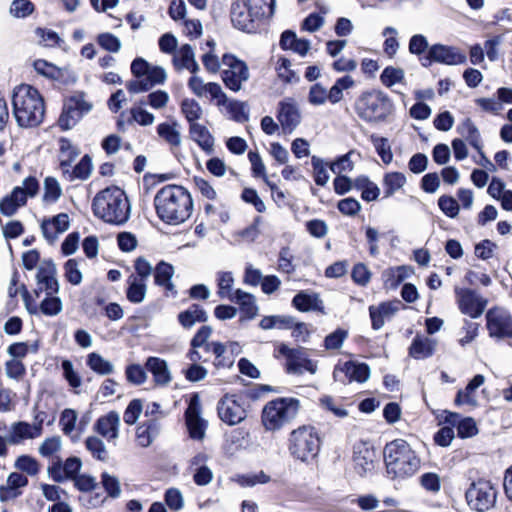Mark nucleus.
I'll list each match as a JSON object with an SVG mask.
<instances>
[{
	"instance_id": "nucleus-6",
	"label": "nucleus",
	"mask_w": 512,
	"mask_h": 512,
	"mask_svg": "<svg viewBox=\"0 0 512 512\" xmlns=\"http://www.w3.org/2000/svg\"><path fill=\"white\" fill-rule=\"evenodd\" d=\"M300 402L293 397H281L269 401L262 410L261 421L267 431H277L294 420Z\"/></svg>"
},
{
	"instance_id": "nucleus-59",
	"label": "nucleus",
	"mask_w": 512,
	"mask_h": 512,
	"mask_svg": "<svg viewBox=\"0 0 512 512\" xmlns=\"http://www.w3.org/2000/svg\"><path fill=\"white\" fill-rule=\"evenodd\" d=\"M311 164L313 167L314 181L318 186H325L329 181V174L326 169V163L323 159L312 156Z\"/></svg>"
},
{
	"instance_id": "nucleus-35",
	"label": "nucleus",
	"mask_w": 512,
	"mask_h": 512,
	"mask_svg": "<svg viewBox=\"0 0 512 512\" xmlns=\"http://www.w3.org/2000/svg\"><path fill=\"white\" fill-rule=\"evenodd\" d=\"M26 204L25 195L20 187H15L12 192L0 202V211L5 216H12L17 209Z\"/></svg>"
},
{
	"instance_id": "nucleus-24",
	"label": "nucleus",
	"mask_w": 512,
	"mask_h": 512,
	"mask_svg": "<svg viewBox=\"0 0 512 512\" xmlns=\"http://www.w3.org/2000/svg\"><path fill=\"white\" fill-rule=\"evenodd\" d=\"M400 305V301H395L382 302L378 306H370L369 315L371 318L372 328L374 330L381 329L385 324V320L390 319L399 310Z\"/></svg>"
},
{
	"instance_id": "nucleus-61",
	"label": "nucleus",
	"mask_w": 512,
	"mask_h": 512,
	"mask_svg": "<svg viewBox=\"0 0 512 512\" xmlns=\"http://www.w3.org/2000/svg\"><path fill=\"white\" fill-rule=\"evenodd\" d=\"M186 418V425L189 430L190 437L196 440L203 439L205 435V422L200 415L189 416Z\"/></svg>"
},
{
	"instance_id": "nucleus-54",
	"label": "nucleus",
	"mask_w": 512,
	"mask_h": 512,
	"mask_svg": "<svg viewBox=\"0 0 512 512\" xmlns=\"http://www.w3.org/2000/svg\"><path fill=\"white\" fill-rule=\"evenodd\" d=\"M405 72L402 68L387 66L380 75L382 84L388 88L403 82Z\"/></svg>"
},
{
	"instance_id": "nucleus-56",
	"label": "nucleus",
	"mask_w": 512,
	"mask_h": 512,
	"mask_svg": "<svg viewBox=\"0 0 512 512\" xmlns=\"http://www.w3.org/2000/svg\"><path fill=\"white\" fill-rule=\"evenodd\" d=\"M226 107L227 112L230 114L231 119L238 123H244L248 121L249 115L246 111V105L244 102H240L237 100L229 101L227 99V103L224 105Z\"/></svg>"
},
{
	"instance_id": "nucleus-51",
	"label": "nucleus",
	"mask_w": 512,
	"mask_h": 512,
	"mask_svg": "<svg viewBox=\"0 0 512 512\" xmlns=\"http://www.w3.org/2000/svg\"><path fill=\"white\" fill-rule=\"evenodd\" d=\"M36 72L49 79L60 80L63 77L64 70L43 59L34 62Z\"/></svg>"
},
{
	"instance_id": "nucleus-28",
	"label": "nucleus",
	"mask_w": 512,
	"mask_h": 512,
	"mask_svg": "<svg viewBox=\"0 0 512 512\" xmlns=\"http://www.w3.org/2000/svg\"><path fill=\"white\" fill-rule=\"evenodd\" d=\"M145 368L153 375L154 381L157 385L166 386L172 380L168 364L164 359L153 356L148 357L145 363Z\"/></svg>"
},
{
	"instance_id": "nucleus-43",
	"label": "nucleus",
	"mask_w": 512,
	"mask_h": 512,
	"mask_svg": "<svg viewBox=\"0 0 512 512\" xmlns=\"http://www.w3.org/2000/svg\"><path fill=\"white\" fill-rule=\"evenodd\" d=\"M210 353L214 356L213 366L216 370L230 369L234 365V359L228 354L224 343L218 342L211 345Z\"/></svg>"
},
{
	"instance_id": "nucleus-37",
	"label": "nucleus",
	"mask_w": 512,
	"mask_h": 512,
	"mask_svg": "<svg viewBox=\"0 0 512 512\" xmlns=\"http://www.w3.org/2000/svg\"><path fill=\"white\" fill-rule=\"evenodd\" d=\"M406 182L407 178L401 172L394 171L384 174L382 180L384 198L392 197L405 186Z\"/></svg>"
},
{
	"instance_id": "nucleus-58",
	"label": "nucleus",
	"mask_w": 512,
	"mask_h": 512,
	"mask_svg": "<svg viewBox=\"0 0 512 512\" xmlns=\"http://www.w3.org/2000/svg\"><path fill=\"white\" fill-rule=\"evenodd\" d=\"M81 118L82 116L80 113L71 109L70 105L65 102L63 111L58 120V124L61 129L69 130L74 127Z\"/></svg>"
},
{
	"instance_id": "nucleus-11",
	"label": "nucleus",
	"mask_w": 512,
	"mask_h": 512,
	"mask_svg": "<svg viewBox=\"0 0 512 512\" xmlns=\"http://www.w3.org/2000/svg\"><path fill=\"white\" fill-rule=\"evenodd\" d=\"M486 328L491 338L512 339V316L509 311L493 307L486 312Z\"/></svg>"
},
{
	"instance_id": "nucleus-31",
	"label": "nucleus",
	"mask_w": 512,
	"mask_h": 512,
	"mask_svg": "<svg viewBox=\"0 0 512 512\" xmlns=\"http://www.w3.org/2000/svg\"><path fill=\"white\" fill-rule=\"evenodd\" d=\"M189 135L205 153H213L215 140L206 126L199 123L189 125Z\"/></svg>"
},
{
	"instance_id": "nucleus-33",
	"label": "nucleus",
	"mask_w": 512,
	"mask_h": 512,
	"mask_svg": "<svg viewBox=\"0 0 512 512\" xmlns=\"http://www.w3.org/2000/svg\"><path fill=\"white\" fill-rule=\"evenodd\" d=\"M230 301L239 305L240 311L244 314L246 319H253L258 313L256 299L254 295L248 292L237 289L230 297Z\"/></svg>"
},
{
	"instance_id": "nucleus-20",
	"label": "nucleus",
	"mask_w": 512,
	"mask_h": 512,
	"mask_svg": "<svg viewBox=\"0 0 512 512\" xmlns=\"http://www.w3.org/2000/svg\"><path fill=\"white\" fill-rule=\"evenodd\" d=\"M334 379L337 381L348 382L357 381L366 382L370 377V368L366 363L347 361L341 367H336L333 372Z\"/></svg>"
},
{
	"instance_id": "nucleus-50",
	"label": "nucleus",
	"mask_w": 512,
	"mask_h": 512,
	"mask_svg": "<svg viewBox=\"0 0 512 512\" xmlns=\"http://www.w3.org/2000/svg\"><path fill=\"white\" fill-rule=\"evenodd\" d=\"M293 325V318L288 316H280V315H273V316H265L261 319L259 326L263 330H270V329H288L291 328Z\"/></svg>"
},
{
	"instance_id": "nucleus-60",
	"label": "nucleus",
	"mask_w": 512,
	"mask_h": 512,
	"mask_svg": "<svg viewBox=\"0 0 512 512\" xmlns=\"http://www.w3.org/2000/svg\"><path fill=\"white\" fill-rule=\"evenodd\" d=\"M35 10L30 0H13L10 5V14L15 18H26Z\"/></svg>"
},
{
	"instance_id": "nucleus-16",
	"label": "nucleus",
	"mask_w": 512,
	"mask_h": 512,
	"mask_svg": "<svg viewBox=\"0 0 512 512\" xmlns=\"http://www.w3.org/2000/svg\"><path fill=\"white\" fill-rule=\"evenodd\" d=\"M249 2L236 0L232 2L230 17L233 26L241 31L252 32L255 30V21L266 18L264 15H256Z\"/></svg>"
},
{
	"instance_id": "nucleus-39",
	"label": "nucleus",
	"mask_w": 512,
	"mask_h": 512,
	"mask_svg": "<svg viewBox=\"0 0 512 512\" xmlns=\"http://www.w3.org/2000/svg\"><path fill=\"white\" fill-rule=\"evenodd\" d=\"M60 168L63 173H68L71 163L78 157L80 151L67 138L59 140Z\"/></svg>"
},
{
	"instance_id": "nucleus-32",
	"label": "nucleus",
	"mask_w": 512,
	"mask_h": 512,
	"mask_svg": "<svg viewBox=\"0 0 512 512\" xmlns=\"http://www.w3.org/2000/svg\"><path fill=\"white\" fill-rule=\"evenodd\" d=\"M160 423L150 419L139 425L136 429V441L139 446L146 448L152 444L160 433Z\"/></svg>"
},
{
	"instance_id": "nucleus-22",
	"label": "nucleus",
	"mask_w": 512,
	"mask_h": 512,
	"mask_svg": "<svg viewBox=\"0 0 512 512\" xmlns=\"http://www.w3.org/2000/svg\"><path fill=\"white\" fill-rule=\"evenodd\" d=\"M174 267L170 263L160 261L154 268V283L162 287L167 297H176L178 292L172 282Z\"/></svg>"
},
{
	"instance_id": "nucleus-57",
	"label": "nucleus",
	"mask_w": 512,
	"mask_h": 512,
	"mask_svg": "<svg viewBox=\"0 0 512 512\" xmlns=\"http://www.w3.org/2000/svg\"><path fill=\"white\" fill-rule=\"evenodd\" d=\"M101 484L107 495L113 499H117L121 495V486L119 479L107 472L101 474Z\"/></svg>"
},
{
	"instance_id": "nucleus-49",
	"label": "nucleus",
	"mask_w": 512,
	"mask_h": 512,
	"mask_svg": "<svg viewBox=\"0 0 512 512\" xmlns=\"http://www.w3.org/2000/svg\"><path fill=\"white\" fill-rule=\"evenodd\" d=\"M234 285V277L232 272L220 271L217 273V286L218 296L222 299L227 298L230 301V297L233 295L232 287Z\"/></svg>"
},
{
	"instance_id": "nucleus-29",
	"label": "nucleus",
	"mask_w": 512,
	"mask_h": 512,
	"mask_svg": "<svg viewBox=\"0 0 512 512\" xmlns=\"http://www.w3.org/2000/svg\"><path fill=\"white\" fill-rule=\"evenodd\" d=\"M173 64L177 70L187 69L193 74L199 71V64L195 60V53L190 44H184L177 50Z\"/></svg>"
},
{
	"instance_id": "nucleus-3",
	"label": "nucleus",
	"mask_w": 512,
	"mask_h": 512,
	"mask_svg": "<svg viewBox=\"0 0 512 512\" xmlns=\"http://www.w3.org/2000/svg\"><path fill=\"white\" fill-rule=\"evenodd\" d=\"M92 210L97 218L114 225L125 224L131 211L125 192L115 186L96 194L92 201Z\"/></svg>"
},
{
	"instance_id": "nucleus-52",
	"label": "nucleus",
	"mask_w": 512,
	"mask_h": 512,
	"mask_svg": "<svg viewBox=\"0 0 512 512\" xmlns=\"http://www.w3.org/2000/svg\"><path fill=\"white\" fill-rule=\"evenodd\" d=\"M85 446L95 459L103 462L108 460V451L104 442L100 438L96 436H89L85 440Z\"/></svg>"
},
{
	"instance_id": "nucleus-44",
	"label": "nucleus",
	"mask_w": 512,
	"mask_h": 512,
	"mask_svg": "<svg viewBox=\"0 0 512 512\" xmlns=\"http://www.w3.org/2000/svg\"><path fill=\"white\" fill-rule=\"evenodd\" d=\"M446 421L451 424L457 425V433L461 438L472 437L477 434L478 429L475 421L472 418H465L459 421V415L456 413H449Z\"/></svg>"
},
{
	"instance_id": "nucleus-55",
	"label": "nucleus",
	"mask_w": 512,
	"mask_h": 512,
	"mask_svg": "<svg viewBox=\"0 0 512 512\" xmlns=\"http://www.w3.org/2000/svg\"><path fill=\"white\" fill-rule=\"evenodd\" d=\"M398 31L392 26L384 28L382 35L386 36L383 44V50L390 58L394 57L399 49V42L397 40Z\"/></svg>"
},
{
	"instance_id": "nucleus-64",
	"label": "nucleus",
	"mask_w": 512,
	"mask_h": 512,
	"mask_svg": "<svg viewBox=\"0 0 512 512\" xmlns=\"http://www.w3.org/2000/svg\"><path fill=\"white\" fill-rule=\"evenodd\" d=\"M357 186L362 188L361 197L367 202L375 201L380 194L379 187L368 178H358Z\"/></svg>"
},
{
	"instance_id": "nucleus-12",
	"label": "nucleus",
	"mask_w": 512,
	"mask_h": 512,
	"mask_svg": "<svg viewBox=\"0 0 512 512\" xmlns=\"http://www.w3.org/2000/svg\"><path fill=\"white\" fill-rule=\"evenodd\" d=\"M466 59V55L458 48L437 43L429 47L428 53L420 61L423 67H428L432 62L459 65L465 63Z\"/></svg>"
},
{
	"instance_id": "nucleus-17",
	"label": "nucleus",
	"mask_w": 512,
	"mask_h": 512,
	"mask_svg": "<svg viewBox=\"0 0 512 512\" xmlns=\"http://www.w3.org/2000/svg\"><path fill=\"white\" fill-rule=\"evenodd\" d=\"M279 352L286 358L288 373L302 374L304 371H308L314 374L316 372V363L307 358L303 348H289L282 344L279 347Z\"/></svg>"
},
{
	"instance_id": "nucleus-25",
	"label": "nucleus",
	"mask_w": 512,
	"mask_h": 512,
	"mask_svg": "<svg viewBox=\"0 0 512 512\" xmlns=\"http://www.w3.org/2000/svg\"><path fill=\"white\" fill-rule=\"evenodd\" d=\"M120 416L115 411H110L108 414L100 417L94 428L102 437L108 441L115 440L119 436Z\"/></svg>"
},
{
	"instance_id": "nucleus-23",
	"label": "nucleus",
	"mask_w": 512,
	"mask_h": 512,
	"mask_svg": "<svg viewBox=\"0 0 512 512\" xmlns=\"http://www.w3.org/2000/svg\"><path fill=\"white\" fill-rule=\"evenodd\" d=\"M41 435L29 422L18 421L11 424L7 435V442L11 445L22 444L26 440H34Z\"/></svg>"
},
{
	"instance_id": "nucleus-63",
	"label": "nucleus",
	"mask_w": 512,
	"mask_h": 512,
	"mask_svg": "<svg viewBox=\"0 0 512 512\" xmlns=\"http://www.w3.org/2000/svg\"><path fill=\"white\" fill-rule=\"evenodd\" d=\"M15 468L27 473L30 476H35L40 470L38 461L29 455L19 456L14 464Z\"/></svg>"
},
{
	"instance_id": "nucleus-30",
	"label": "nucleus",
	"mask_w": 512,
	"mask_h": 512,
	"mask_svg": "<svg viewBox=\"0 0 512 512\" xmlns=\"http://www.w3.org/2000/svg\"><path fill=\"white\" fill-rule=\"evenodd\" d=\"M292 305L301 312L319 311L324 312L323 301L316 293L300 291L292 299Z\"/></svg>"
},
{
	"instance_id": "nucleus-21",
	"label": "nucleus",
	"mask_w": 512,
	"mask_h": 512,
	"mask_svg": "<svg viewBox=\"0 0 512 512\" xmlns=\"http://www.w3.org/2000/svg\"><path fill=\"white\" fill-rule=\"evenodd\" d=\"M70 221L66 213H59L52 218L44 219L41 223L43 237L50 244H53L58 236L69 229Z\"/></svg>"
},
{
	"instance_id": "nucleus-41",
	"label": "nucleus",
	"mask_w": 512,
	"mask_h": 512,
	"mask_svg": "<svg viewBox=\"0 0 512 512\" xmlns=\"http://www.w3.org/2000/svg\"><path fill=\"white\" fill-rule=\"evenodd\" d=\"M485 381V378L481 374L475 375L467 384L464 390L458 391L456 395L455 402L458 405L461 404H470L473 405L476 403L475 398L472 396V393L479 388Z\"/></svg>"
},
{
	"instance_id": "nucleus-62",
	"label": "nucleus",
	"mask_w": 512,
	"mask_h": 512,
	"mask_svg": "<svg viewBox=\"0 0 512 512\" xmlns=\"http://www.w3.org/2000/svg\"><path fill=\"white\" fill-rule=\"evenodd\" d=\"M97 43L102 49L111 53L119 52L122 46L120 39L109 32L100 33L97 36Z\"/></svg>"
},
{
	"instance_id": "nucleus-14",
	"label": "nucleus",
	"mask_w": 512,
	"mask_h": 512,
	"mask_svg": "<svg viewBox=\"0 0 512 512\" xmlns=\"http://www.w3.org/2000/svg\"><path fill=\"white\" fill-rule=\"evenodd\" d=\"M455 295L460 312L473 319L479 318L488 304L487 299L472 289L456 288Z\"/></svg>"
},
{
	"instance_id": "nucleus-18",
	"label": "nucleus",
	"mask_w": 512,
	"mask_h": 512,
	"mask_svg": "<svg viewBox=\"0 0 512 512\" xmlns=\"http://www.w3.org/2000/svg\"><path fill=\"white\" fill-rule=\"evenodd\" d=\"M212 332V327L208 325H204L199 328V330L191 339L190 349L186 354V358L189 361H208V358L203 356V354L200 352V349H203L206 353H210L211 345L218 343V341H209Z\"/></svg>"
},
{
	"instance_id": "nucleus-45",
	"label": "nucleus",
	"mask_w": 512,
	"mask_h": 512,
	"mask_svg": "<svg viewBox=\"0 0 512 512\" xmlns=\"http://www.w3.org/2000/svg\"><path fill=\"white\" fill-rule=\"evenodd\" d=\"M92 172V160L89 155H84L79 163L70 171L68 168V173H63L69 181H73L75 179L86 180L89 178Z\"/></svg>"
},
{
	"instance_id": "nucleus-1",
	"label": "nucleus",
	"mask_w": 512,
	"mask_h": 512,
	"mask_svg": "<svg viewBox=\"0 0 512 512\" xmlns=\"http://www.w3.org/2000/svg\"><path fill=\"white\" fill-rule=\"evenodd\" d=\"M157 216L170 225L184 223L192 214L193 200L187 189L179 185H166L154 197Z\"/></svg>"
},
{
	"instance_id": "nucleus-7",
	"label": "nucleus",
	"mask_w": 512,
	"mask_h": 512,
	"mask_svg": "<svg viewBox=\"0 0 512 512\" xmlns=\"http://www.w3.org/2000/svg\"><path fill=\"white\" fill-rule=\"evenodd\" d=\"M131 73L136 77L127 83V90L132 94L146 92L166 80V72L162 67L154 66L143 58L137 57L131 63Z\"/></svg>"
},
{
	"instance_id": "nucleus-8",
	"label": "nucleus",
	"mask_w": 512,
	"mask_h": 512,
	"mask_svg": "<svg viewBox=\"0 0 512 512\" xmlns=\"http://www.w3.org/2000/svg\"><path fill=\"white\" fill-rule=\"evenodd\" d=\"M288 441L291 455L302 462L314 459L319 453L320 438L313 426L304 425L294 429Z\"/></svg>"
},
{
	"instance_id": "nucleus-4",
	"label": "nucleus",
	"mask_w": 512,
	"mask_h": 512,
	"mask_svg": "<svg viewBox=\"0 0 512 512\" xmlns=\"http://www.w3.org/2000/svg\"><path fill=\"white\" fill-rule=\"evenodd\" d=\"M383 455L387 474L392 479L411 477L420 469V458L403 439H396L387 443Z\"/></svg>"
},
{
	"instance_id": "nucleus-36",
	"label": "nucleus",
	"mask_w": 512,
	"mask_h": 512,
	"mask_svg": "<svg viewBox=\"0 0 512 512\" xmlns=\"http://www.w3.org/2000/svg\"><path fill=\"white\" fill-rule=\"evenodd\" d=\"M146 293V282L142 281L141 278H135L134 274H131L127 279L126 297L128 301L133 304L142 303Z\"/></svg>"
},
{
	"instance_id": "nucleus-42",
	"label": "nucleus",
	"mask_w": 512,
	"mask_h": 512,
	"mask_svg": "<svg viewBox=\"0 0 512 512\" xmlns=\"http://www.w3.org/2000/svg\"><path fill=\"white\" fill-rule=\"evenodd\" d=\"M411 269L407 266L389 268L383 273L384 284L387 288H397L405 279L410 276Z\"/></svg>"
},
{
	"instance_id": "nucleus-9",
	"label": "nucleus",
	"mask_w": 512,
	"mask_h": 512,
	"mask_svg": "<svg viewBox=\"0 0 512 512\" xmlns=\"http://www.w3.org/2000/svg\"><path fill=\"white\" fill-rule=\"evenodd\" d=\"M497 495V488L491 481L485 479L472 482L465 493L468 505L478 512L492 509L496 504Z\"/></svg>"
},
{
	"instance_id": "nucleus-46",
	"label": "nucleus",
	"mask_w": 512,
	"mask_h": 512,
	"mask_svg": "<svg viewBox=\"0 0 512 512\" xmlns=\"http://www.w3.org/2000/svg\"><path fill=\"white\" fill-rule=\"evenodd\" d=\"M86 364L91 370L100 375H109L114 371L113 364L96 352L88 354Z\"/></svg>"
},
{
	"instance_id": "nucleus-38",
	"label": "nucleus",
	"mask_w": 512,
	"mask_h": 512,
	"mask_svg": "<svg viewBox=\"0 0 512 512\" xmlns=\"http://www.w3.org/2000/svg\"><path fill=\"white\" fill-rule=\"evenodd\" d=\"M457 132L466 140L468 143L481 152L482 141L481 135L478 128L472 122L470 118H466L458 127Z\"/></svg>"
},
{
	"instance_id": "nucleus-13",
	"label": "nucleus",
	"mask_w": 512,
	"mask_h": 512,
	"mask_svg": "<svg viewBox=\"0 0 512 512\" xmlns=\"http://www.w3.org/2000/svg\"><path fill=\"white\" fill-rule=\"evenodd\" d=\"M378 462V455L372 444L359 441L353 447L354 470L360 476L372 474Z\"/></svg>"
},
{
	"instance_id": "nucleus-19",
	"label": "nucleus",
	"mask_w": 512,
	"mask_h": 512,
	"mask_svg": "<svg viewBox=\"0 0 512 512\" xmlns=\"http://www.w3.org/2000/svg\"><path fill=\"white\" fill-rule=\"evenodd\" d=\"M56 266L52 261H44L38 267L36 280L37 289L35 294L39 296V293L44 291L46 295H55L59 292V282L56 278Z\"/></svg>"
},
{
	"instance_id": "nucleus-48",
	"label": "nucleus",
	"mask_w": 512,
	"mask_h": 512,
	"mask_svg": "<svg viewBox=\"0 0 512 512\" xmlns=\"http://www.w3.org/2000/svg\"><path fill=\"white\" fill-rule=\"evenodd\" d=\"M181 112L185 116L189 125L196 124L203 115L200 104L194 100L186 98L181 102Z\"/></svg>"
},
{
	"instance_id": "nucleus-34",
	"label": "nucleus",
	"mask_w": 512,
	"mask_h": 512,
	"mask_svg": "<svg viewBox=\"0 0 512 512\" xmlns=\"http://www.w3.org/2000/svg\"><path fill=\"white\" fill-rule=\"evenodd\" d=\"M208 315L206 311L198 304H192L187 310L178 315L179 323L186 329L191 328L196 323L206 322Z\"/></svg>"
},
{
	"instance_id": "nucleus-27",
	"label": "nucleus",
	"mask_w": 512,
	"mask_h": 512,
	"mask_svg": "<svg viewBox=\"0 0 512 512\" xmlns=\"http://www.w3.org/2000/svg\"><path fill=\"white\" fill-rule=\"evenodd\" d=\"M158 136L170 147L173 152L182 144L180 124L176 120L158 124L156 128Z\"/></svg>"
},
{
	"instance_id": "nucleus-26",
	"label": "nucleus",
	"mask_w": 512,
	"mask_h": 512,
	"mask_svg": "<svg viewBox=\"0 0 512 512\" xmlns=\"http://www.w3.org/2000/svg\"><path fill=\"white\" fill-rule=\"evenodd\" d=\"M278 120L284 132L291 133L300 123V113L292 101H283L279 104Z\"/></svg>"
},
{
	"instance_id": "nucleus-10",
	"label": "nucleus",
	"mask_w": 512,
	"mask_h": 512,
	"mask_svg": "<svg viewBox=\"0 0 512 512\" xmlns=\"http://www.w3.org/2000/svg\"><path fill=\"white\" fill-rule=\"evenodd\" d=\"M222 63L226 67L221 73L225 86L234 92L239 91L242 88V83L249 79L248 66L244 61L231 54H224Z\"/></svg>"
},
{
	"instance_id": "nucleus-53",
	"label": "nucleus",
	"mask_w": 512,
	"mask_h": 512,
	"mask_svg": "<svg viewBox=\"0 0 512 512\" xmlns=\"http://www.w3.org/2000/svg\"><path fill=\"white\" fill-rule=\"evenodd\" d=\"M39 309L45 316H57L63 309L62 300L55 295H46L41 301Z\"/></svg>"
},
{
	"instance_id": "nucleus-15",
	"label": "nucleus",
	"mask_w": 512,
	"mask_h": 512,
	"mask_svg": "<svg viewBox=\"0 0 512 512\" xmlns=\"http://www.w3.org/2000/svg\"><path fill=\"white\" fill-rule=\"evenodd\" d=\"M219 418L227 425L234 426L242 422L247 414L243 401L237 395H225L217 405Z\"/></svg>"
},
{
	"instance_id": "nucleus-5",
	"label": "nucleus",
	"mask_w": 512,
	"mask_h": 512,
	"mask_svg": "<svg viewBox=\"0 0 512 512\" xmlns=\"http://www.w3.org/2000/svg\"><path fill=\"white\" fill-rule=\"evenodd\" d=\"M354 109L359 118L367 123L384 121L393 111V102L381 90L363 92L355 101Z\"/></svg>"
},
{
	"instance_id": "nucleus-40",
	"label": "nucleus",
	"mask_w": 512,
	"mask_h": 512,
	"mask_svg": "<svg viewBox=\"0 0 512 512\" xmlns=\"http://www.w3.org/2000/svg\"><path fill=\"white\" fill-rule=\"evenodd\" d=\"M435 343L433 340L425 337H415L409 348V355L415 359H424L434 353Z\"/></svg>"
},
{
	"instance_id": "nucleus-47",
	"label": "nucleus",
	"mask_w": 512,
	"mask_h": 512,
	"mask_svg": "<svg viewBox=\"0 0 512 512\" xmlns=\"http://www.w3.org/2000/svg\"><path fill=\"white\" fill-rule=\"evenodd\" d=\"M354 85V80L351 76L345 75L338 78L334 85L330 88L328 93V101L332 104L340 102L343 98V90L349 89Z\"/></svg>"
},
{
	"instance_id": "nucleus-2",
	"label": "nucleus",
	"mask_w": 512,
	"mask_h": 512,
	"mask_svg": "<svg viewBox=\"0 0 512 512\" xmlns=\"http://www.w3.org/2000/svg\"><path fill=\"white\" fill-rule=\"evenodd\" d=\"M12 106L14 117L20 127H36L44 119V99L39 91L30 85L22 84L14 89Z\"/></svg>"
}]
</instances>
